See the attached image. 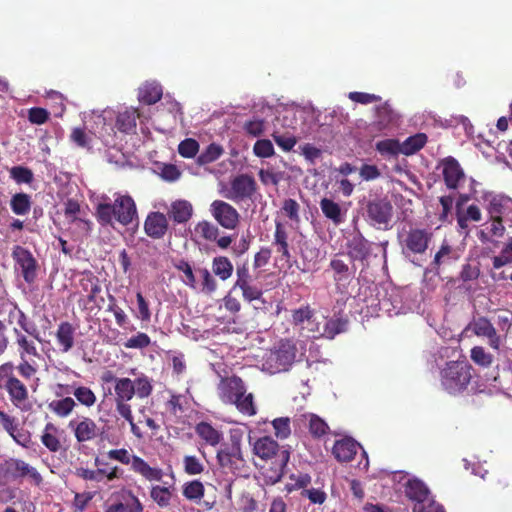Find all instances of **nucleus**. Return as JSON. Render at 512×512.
<instances>
[{
	"mask_svg": "<svg viewBox=\"0 0 512 512\" xmlns=\"http://www.w3.org/2000/svg\"><path fill=\"white\" fill-rule=\"evenodd\" d=\"M15 335L20 360L17 365L12 361L0 365V390L6 392L15 408L28 412L32 405L29 403V390L25 381H30L36 376L38 365L32 357L40 358L41 355L32 340L17 329Z\"/></svg>",
	"mask_w": 512,
	"mask_h": 512,
	"instance_id": "nucleus-1",
	"label": "nucleus"
},
{
	"mask_svg": "<svg viewBox=\"0 0 512 512\" xmlns=\"http://www.w3.org/2000/svg\"><path fill=\"white\" fill-rule=\"evenodd\" d=\"M95 216L102 226L114 227V222L128 226L138 219L136 203L130 195H117L113 203L100 202Z\"/></svg>",
	"mask_w": 512,
	"mask_h": 512,
	"instance_id": "nucleus-2",
	"label": "nucleus"
},
{
	"mask_svg": "<svg viewBox=\"0 0 512 512\" xmlns=\"http://www.w3.org/2000/svg\"><path fill=\"white\" fill-rule=\"evenodd\" d=\"M253 453L260 459L271 461V468L267 477L272 483L281 480L290 459V452L285 447H280L277 441L270 436L258 438L253 444Z\"/></svg>",
	"mask_w": 512,
	"mask_h": 512,
	"instance_id": "nucleus-3",
	"label": "nucleus"
},
{
	"mask_svg": "<svg viewBox=\"0 0 512 512\" xmlns=\"http://www.w3.org/2000/svg\"><path fill=\"white\" fill-rule=\"evenodd\" d=\"M473 367L466 361H449L440 371L443 389L456 395L464 391L472 379Z\"/></svg>",
	"mask_w": 512,
	"mask_h": 512,
	"instance_id": "nucleus-4",
	"label": "nucleus"
},
{
	"mask_svg": "<svg viewBox=\"0 0 512 512\" xmlns=\"http://www.w3.org/2000/svg\"><path fill=\"white\" fill-rule=\"evenodd\" d=\"M110 460L120 462L124 465H131V470L148 481H161L163 472L160 468L151 467L143 458L132 454L125 448L111 449L107 452Z\"/></svg>",
	"mask_w": 512,
	"mask_h": 512,
	"instance_id": "nucleus-5",
	"label": "nucleus"
},
{
	"mask_svg": "<svg viewBox=\"0 0 512 512\" xmlns=\"http://www.w3.org/2000/svg\"><path fill=\"white\" fill-rule=\"evenodd\" d=\"M25 477H28L35 486H40L43 482L38 470L22 459L10 457L0 461V480L10 484L11 481Z\"/></svg>",
	"mask_w": 512,
	"mask_h": 512,
	"instance_id": "nucleus-6",
	"label": "nucleus"
},
{
	"mask_svg": "<svg viewBox=\"0 0 512 512\" xmlns=\"http://www.w3.org/2000/svg\"><path fill=\"white\" fill-rule=\"evenodd\" d=\"M67 428L73 434L76 443L79 445V450H82L87 443L93 442L102 434L96 421L85 415H77L70 419Z\"/></svg>",
	"mask_w": 512,
	"mask_h": 512,
	"instance_id": "nucleus-7",
	"label": "nucleus"
},
{
	"mask_svg": "<svg viewBox=\"0 0 512 512\" xmlns=\"http://www.w3.org/2000/svg\"><path fill=\"white\" fill-rule=\"evenodd\" d=\"M241 442V434H231L230 443L217 451L216 458L222 468L235 473L244 467L245 459L243 457Z\"/></svg>",
	"mask_w": 512,
	"mask_h": 512,
	"instance_id": "nucleus-8",
	"label": "nucleus"
},
{
	"mask_svg": "<svg viewBox=\"0 0 512 512\" xmlns=\"http://www.w3.org/2000/svg\"><path fill=\"white\" fill-rule=\"evenodd\" d=\"M296 345L290 340H282L275 350L269 352L265 365L271 373L287 371L296 358Z\"/></svg>",
	"mask_w": 512,
	"mask_h": 512,
	"instance_id": "nucleus-9",
	"label": "nucleus"
},
{
	"mask_svg": "<svg viewBox=\"0 0 512 512\" xmlns=\"http://www.w3.org/2000/svg\"><path fill=\"white\" fill-rule=\"evenodd\" d=\"M433 238V233L426 228L411 227L405 234H399L398 239L403 252L424 254Z\"/></svg>",
	"mask_w": 512,
	"mask_h": 512,
	"instance_id": "nucleus-10",
	"label": "nucleus"
},
{
	"mask_svg": "<svg viewBox=\"0 0 512 512\" xmlns=\"http://www.w3.org/2000/svg\"><path fill=\"white\" fill-rule=\"evenodd\" d=\"M367 218L379 229H387L393 216V206L386 197H377L365 205Z\"/></svg>",
	"mask_w": 512,
	"mask_h": 512,
	"instance_id": "nucleus-11",
	"label": "nucleus"
},
{
	"mask_svg": "<svg viewBox=\"0 0 512 512\" xmlns=\"http://www.w3.org/2000/svg\"><path fill=\"white\" fill-rule=\"evenodd\" d=\"M342 257L343 253L336 254L330 260L329 267L333 271V280L337 291L340 293H346L355 276L356 266L354 262L349 266Z\"/></svg>",
	"mask_w": 512,
	"mask_h": 512,
	"instance_id": "nucleus-12",
	"label": "nucleus"
},
{
	"mask_svg": "<svg viewBox=\"0 0 512 512\" xmlns=\"http://www.w3.org/2000/svg\"><path fill=\"white\" fill-rule=\"evenodd\" d=\"M12 257L21 269L26 283L32 284L37 278L38 262L33 254L26 248L16 245L12 250Z\"/></svg>",
	"mask_w": 512,
	"mask_h": 512,
	"instance_id": "nucleus-13",
	"label": "nucleus"
},
{
	"mask_svg": "<svg viewBox=\"0 0 512 512\" xmlns=\"http://www.w3.org/2000/svg\"><path fill=\"white\" fill-rule=\"evenodd\" d=\"M210 212L217 223L225 229L234 230L239 225L238 211L223 200L213 201L210 205Z\"/></svg>",
	"mask_w": 512,
	"mask_h": 512,
	"instance_id": "nucleus-14",
	"label": "nucleus"
},
{
	"mask_svg": "<svg viewBox=\"0 0 512 512\" xmlns=\"http://www.w3.org/2000/svg\"><path fill=\"white\" fill-rule=\"evenodd\" d=\"M246 391L244 381L237 375L222 377L217 385V395L224 404L236 400V396H244Z\"/></svg>",
	"mask_w": 512,
	"mask_h": 512,
	"instance_id": "nucleus-15",
	"label": "nucleus"
},
{
	"mask_svg": "<svg viewBox=\"0 0 512 512\" xmlns=\"http://www.w3.org/2000/svg\"><path fill=\"white\" fill-rule=\"evenodd\" d=\"M489 217L512 220V198L504 194H486L484 196Z\"/></svg>",
	"mask_w": 512,
	"mask_h": 512,
	"instance_id": "nucleus-16",
	"label": "nucleus"
},
{
	"mask_svg": "<svg viewBox=\"0 0 512 512\" xmlns=\"http://www.w3.org/2000/svg\"><path fill=\"white\" fill-rule=\"evenodd\" d=\"M256 191L254 178L247 174L236 176L230 183V190L227 198L235 202L250 199Z\"/></svg>",
	"mask_w": 512,
	"mask_h": 512,
	"instance_id": "nucleus-17",
	"label": "nucleus"
},
{
	"mask_svg": "<svg viewBox=\"0 0 512 512\" xmlns=\"http://www.w3.org/2000/svg\"><path fill=\"white\" fill-rule=\"evenodd\" d=\"M476 336L488 339L489 346L494 350H499L501 345L500 336L491 321L484 316L474 318L467 327Z\"/></svg>",
	"mask_w": 512,
	"mask_h": 512,
	"instance_id": "nucleus-18",
	"label": "nucleus"
},
{
	"mask_svg": "<svg viewBox=\"0 0 512 512\" xmlns=\"http://www.w3.org/2000/svg\"><path fill=\"white\" fill-rule=\"evenodd\" d=\"M442 176L448 189L456 190L465 180V173L459 162L452 156L441 160Z\"/></svg>",
	"mask_w": 512,
	"mask_h": 512,
	"instance_id": "nucleus-19",
	"label": "nucleus"
},
{
	"mask_svg": "<svg viewBox=\"0 0 512 512\" xmlns=\"http://www.w3.org/2000/svg\"><path fill=\"white\" fill-rule=\"evenodd\" d=\"M169 228L167 216L158 211L148 213L144 221V231L152 239H161Z\"/></svg>",
	"mask_w": 512,
	"mask_h": 512,
	"instance_id": "nucleus-20",
	"label": "nucleus"
},
{
	"mask_svg": "<svg viewBox=\"0 0 512 512\" xmlns=\"http://www.w3.org/2000/svg\"><path fill=\"white\" fill-rule=\"evenodd\" d=\"M347 255L351 263L367 261L371 254V243L361 234L357 233L346 243Z\"/></svg>",
	"mask_w": 512,
	"mask_h": 512,
	"instance_id": "nucleus-21",
	"label": "nucleus"
},
{
	"mask_svg": "<svg viewBox=\"0 0 512 512\" xmlns=\"http://www.w3.org/2000/svg\"><path fill=\"white\" fill-rule=\"evenodd\" d=\"M104 512H144V506L131 490H123L120 499L106 507Z\"/></svg>",
	"mask_w": 512,
	"mask_h": 512,
	"instance_id": "nucleus-22",
	"label": "nucleus"
},
{
	"mask_svg": "<svg viewBox=\"0 0 512 512\" xmlns=\"http://www.w3.org/2000/svg\"><path fill=\"white\" fill-rule=\"evenodd\" d=\"M360 444L351 437L336 440L332 447V455L339 462H350L360 448Z\"/></svg>",
	"mask_w": 512,
	"mask_h": 512,
	"instance_id": "nucleus-23",
	"label": "nucleus"
},
{
	"mask_svg": "<svg viewBox=\"0 0 512 512\" xmlns=\"http://www.w3.org/2000/svg\"><path fill=\"white\" fill-rule=\"evenodd\" d=\"M76 327L68 322L62 321L59 323L55 338L56 344L62 353L69 352L75 345Z\"/></svg>",
	"mask_w": 512,
	"mask_h": 512,
	"instance_id": "nucleus-24",
	"label": "nucleus"
},
{
	"mask_svg": "<svg viewBox=\"0 0 512 512\" xmlns=\"http://www.w3.org/2000/svg\"><path fill=\"white\" fill-rule=\"evenodd\" d=\"M398 116L388 102H385L375 109V120L372 125L377 130L389 129L396 124Z\"/></svg>",
	"mask_w": 512,
	"mask_h": 512,
	"instance_id": "nucleus-25",
	"label": "nucleus"
},
{
	"mask_svg": "<svg viewBox=\"0 0 512 512\" xmlns=\"http://www.w3.org/2000/svg\"><path fill=\"white\" fill-rule=\"evenodd\" d=\"M193 205L184 199L175 200L171 203L168 216L176 224L187 223L193 215Z\"/></svg>",
	"mask_w": 512,
	"mask_h": 512,
	"instance_id": "nucleus-26",
	"label": "nucleus"
},
{
	"mask_svg": "<svg viewBox=\"0 0 512 512\" xmlns=\"http://www.w3.org/2000/svg\"><path fill=\"white\" fill-rule=\"evenodd\" d=\"M405 496L415 503H421L428 500L430 491L428 487L419 479H409L404 486Z\"/></svg>",
	"mask_w": 512,
	"mask_h": 512,
	"instance_id": "nucleus-27",
	"label": "nucleus"
},
{
	"mask_svg": "<svg viewBox=\"0 0 512 512\" xmlns=\"http://www.w3.org/2000/svg\"><path fill=\"white\" fill-rule=\"evenodd\" d=\"M40 440L43 446L51 453H57L62 449V443L59 438V428L52 422L45 424Z\"/></svg>",
	"mask_w": 512,
	"mask_h": 512,
	"instance_id": "nucleus-28",
	"label": "nucleus"
},
{
	"mask_svg": "<svg viewBox=\"0 0 512 512\" xmlns=\"http://www.w3.org/2000/svg\"><path fill=\"white\" fill-rule=\"evenodd\" d=\"M195 432L207 445L213 447L223 440V434L206 421L196 424Z\"/></svg>",
	"mask_w": 512,
	"mask_h": 512,
	"instance_id": "nucleus-29",
	"label": "nucleus"
},
{
	"mask_svg": "<svg viewBox=\"0 0 512 512\" xmlns=\"http://www.w3.org/2000/svg\"><path fill=\"white\" fill-rule=\"evenodd\" d=\"M162 87L155 83H145L139 88L138 99L145 105H153L162 98Z\"/></svg>",
	"mask_w": 512,
	"mask_h": 512,
	"instance_id": "nucleus-30",
	"label": "nucleus"
},
{
	"mask_svg": "<svg viewBox=\"0 0 512 512\" xmlns=\"http://www.w3.org/2000/svg\"><path fill=\"white\" fill-rule=\"evenodd\" d=\"M77 406V402L72 397H64L52 400L48 404V409L58 418H67L72 414Z\"/></svg>",
	"mask_w": 512,
	"mask_h": 512,
	"instance_id": "nucleus-31",
	"label": "nucleus"
},
{
	"mask_svg": "<svg viewBox=\"0 0 512 512\" xmlns=\"http://www.w3.org/2000/svg\"><path fill=\"white\" fill-rule=\"evenodd\" d=\"M303 417L306 419L309 433L314 439H320L329 433V425L317 414L307 413Z\"/></svg>",
	"mask_w": 512,
	"mask_h": 512,
	"instance_id": "nucleus-32",
	"label": "nucleus"
},
{
	"mask_svg": "<svg viewBox=\"0 0 512 512\" xmlns=\"http://www.w3.org/2000/svg\"><path fill=\"white\" fill-rule=\"evenodd\" d=\"M505 220L503 218L490 217L489 222L485 224V230L480 232V239L482 241H489L493 238L502 237L505 233V226L503 225Z\"/></svg>",
	"mask_w": 512,
	"mask_h": 512,
	"instance_id": "nucleus-33",
	"label": "nucleus"
},
{
	"mask_svg": "<svg viewBox=\"0 0 512 512\" xmlns=\"http://www.w3.org/2000/svg\"><path fill=\"white\" fill-rule=\"evenodd\" d=\"M66 393H70V391L66 390ZM71 393L74 395L75 401L86 408H91L96 404V394L87 386H73Z\"/></svg>",
	"mask_w": 512,
	"mask_h": 512,
	"instance_id": "nucleus-34",
	"label": "nucleus"
},
{
	"mask_svg": "<svg viewBox=\"0 0 512 512\" xmlns=\"http://www.w3.org/2000/svg\"><path fill=\"white\" fill-rule=\"evenodd\" d=\"M212 271L220 280L226 281L233 274V264L226 256H217L212 260Z\"/></svg>",
	"mask_w": 512,
	"mask_h": 512,
	"instance_id": "nucleus-35",
	"label": "nucleus"
},
{
	"mask_svg": "<svg viewBox=\"0 0 512 512\" xmlns=\"http://www.w3.org/2000/svg\"><path fill=\"white\" fill-rule=\"evenodd\" d=\"M135 389H133V382L130 378L123 377L117 380L114 385V402L119 401H130L135 395Z\"/></svg>",
	"mask_w": 512,
	"mask_h": 512,
	"instance_id": "nucleus-36",
	"label": "nucleus"
},
{
	"mask_svg": "<svg viewBox=\"0 0 512 512\" xmlns=\"http://www.w3.org/2000/svg\"><path fill=\"white\" fill-rule=\"evenodd\" d=\"M236 400L229 402L227 405H234L236 409L246 416H254L257 413V408L254 403V396L252 393H246L244 396H236Z\"/></svg>",
	"mask_w": 512,
	"mask_h": 512,
	"instance_id": "nucleus-37",
	"label": "nucleus"
},
{
	"mask_svg": "<svg viewBox=\"0 0 512 512\" xmlns=\"http://www.w3.org/2000/svg\"><path fill=\"white\" fill-rule=\"evenodd\" d=\"M224 154V149L220 144L211 143L197 157L196 163L200 166L215 162Z\"/></svg>",
	"mask_w": 512,
	"mask_h": 512,
	"instance_id": "nucleus-38",
	"label": "nucleus"
},
{
	"mask_svg": "<svg viewBox=\"0 0 512 512\" xmlns=\"http://www.w3.org/2000/svg\"><path fill=\"white\" fill-rule=\"evenodd\" d=\"M320 208L324 216L333 221L334 224L338 225L343 221L341 214V207L338 203L331 199L323 198L320 201Z\"/></svg>",
	"mask_w": 512,
	"mask_h": 512,
	"instance_id": "nucleus-39",
	"label": "nucleus"
},
{
	"mask_svg": "<svg viewBox=\"0 0 512 512\" xmlns=\"http://www.w3.org/2000/svg\"><path fill=\"white\" fill-rule=\"evenodd\" d=\"M427 142V136L424 133H418L408 137L401 146V153L412 155L421 150Z\"/></svg>",
	"mask_w": 512,
	"mask_h": 512,
	"instance_id": "nucleus-40",
	"label": "nucleus"
},
{
	"mask_svg": "<svg viewBox=\"0 0 512 512\" xmlns=\"http://www.w3.org/2000/svg\"><path fill=\"white\" fill-rule=\"evenodd\" d=\"M10 207L16 215H26L31 209V197L26 193H16L10 200Z\"/></svg>",
	"mask_w": 512,
	"mask_h": 512,
	"instance_id": "nucleus-41",
	"label": "nucleus"
},
{
	"mask_svg": "<svg viewBox=\"0 0 512 512\" xmlns=\"http://www.w3.org/2000/svg\"><path fill=\"white\" fill-rule=\"evenodd\" d=\"M12 428L5 430L9 436L22 447L28 448L31 442L30 433L24 429H19L17 418L13 417Z\"/></svg>",
	"mask_w": 512,
	"mask_h": 512,
	"instance_id": "nucleus-42",
	"label": "nucleus"
},
{
	"mask_svg": "<svg viewBox=\"0 0 512 512\" xmlns=\"http://www.w3.org/2000/svg\"><path fill=\"white\" fill-rule=\"evenodd\" d=\"M195 232L204 240L215 241L220 234L219 228L213 223L203 220L196 224Z\"/></svg>",
	"mask_w": 512,
	"mask_h": 512,
	"instance_id": "nucleus-43",
	"label": "nucleus"
},
{
	"mask_svg": "<svg viewBox=\"0 0 512 512\" xmlns=\"http://www.w3.org/2000/svg\"><path fill=\"white\" fill-rule=\"evenodd\" d=\"M116 127L119 131L128 133L136 127L135 111L125 110L120 112L116 118Z\"/></svg>",
	"mask_w": 512,
	"mask_h": 512,
	"instance_id": "nucleus-44",
	"label": "nucleus"
},
{
	"mask_svg": "<svg viewBox=\"0 0 512 512\" xmlns=\"http://www.w3.org/2000/svg\"><path fill=\"white\" fill-rule=\"evenodd\" d=\"M150 497L160 508H166L170 505L172 493L169 488L156 485L151 488Z\"/></svg>",
	"mask_w": 512,
	"mask_h": 512,
	"instance_id": "nucleus-45",
	"label": "nucleus"
},
{
	"mask_svg": "<svg viewBox=\"0 0 512 512\" xmlns=\"http://www.w3.org/2000/svg\"><path fill=\"white\" fill-rule=\"evenodd\" d=\"M133 389H135V395L140 398H148L153 391V385L151 379L146 375H141L140 377L132 380Z\"/></svg>",
	"mask_w": 512,
	"mask_h": 512,
	"instance_id": "nucleus-46",
	"label": "nucleus"
},
{
	"mask_svg": "<svg viewBox=\"0 0 512 512\" xmlns=\"http://www.w3.org/2000/svg\"><path fill=\"white\" fill-rule=\"evenodd\" d=\"M196 273L201 278V291L203 293L211 295L217 290V281L207 268H197Z\"/></svg>",
	"mask_w": 512,
	"mask_h": 512,
	"instance_id": "nucleus-47",
	"label": "nucleus"
},
{
	"mask_svg": "<svg viewBox=\"0 0 512 512\" xmlns=\"http://www.w3.org/2000/svg\"><path fill=\"white\" fill-rule=\"evenodd\" d=\"M470 358L476 365L484 368L490 367L494 359L482 346H474L470 351Z\"/></svg>",
	"mask_w": 512,
	"mask_h": 512,
	"instance_id": "nucleus-48",
	"label": "nucleus"
},
{
	"mask_svg": "<svg viewBox=\"0 0 512 512\" xmlns=\"http://www.w3.org/2000/svg\"><path fill=\"white\" fill-rule=\"evenodd\" d=\"M348 321L343 318H333L326 322L324 333L325 335L333 339L337 334H340L346 330Z\"/></svg>",
	"mask_w": 512,
	"mask_h": 512,
	"instance_id": "nucleus-49",
	"label": "nucleus"
},
{
	"mask_svg": "<svg viewBox=\"0 0 512 512\" xmlns=\"http://www.w3.org/2000/svg\"><path fill=\"white\" fill-rule=\"evenodd\" d=\"M109 300L110 304L108 305L107 311L113 313L116 324L120 328H126L129 323L128 316L124 310L116 304V299L113 295H109Z\"/></svg>",
	"mask_w": 512,
	"mask_h": 512,
	"instance_id": "nucleus-50",
	"label": "nucleus"
},
{
	"mask_svg": "<svg viewBox=\"0 0 512 512\" xmlns=\"http://www.w3.org/2000/svg\"><path fill=\"white\" fill-rule=\"evenodd\" d=\"M183 495L189 500L201 499L204 495V486L198 480L188 482L183 487Z\"/></svg>",
	"mask_w": 512,
	"mask_h": 512,
	"instance_id": "nucleus-51",
	"label": "nucleus"
},
{
	"mask_svg": "<svg viewBox=\"0 0 512 512\" xmlns=\"http://www.w3.org/2000/svg\"><path fill=\"white\" fill-rule=\"evenodd\" d=\"M376 150L381 155H397L401 152V146L398 140L395 139H385L376 143Z\"/></svg>",
	"mask_w": 512,
	"mask_h": 512,
	"instance_id": "nucleus-52",
	"label": "nucleus"
},
{
	"mask_svg": "<svg viewBox=\"0 0 512 512\" xmlns=\"http://www.w3.org/2000/svg\"><path fill=\"white\" fill-rule=\"evenodd\" d=\"M199 151V143L193 138H186L178 145V153L184 158H193Z\"/></svg>",
	"mask_w": 512,
	"mask_h": 512,
	"instance_id": "nucleus-53",
	"label": "nucleus"
},
{
	"mask_svg": "<svg viewBox=\"0 0 512 512\" xmlns=\"http://www.w3.org/2000/svg\"><path fill=\"white\" fill-rule=\"evenodd\" d=\"M272 137L275 143L285 152L291 151L297 143V138L289 133L281 134L274 132Z\"/></svg>",
	"mask_w": 512,
	"mask_h": 512,
	"instance_id": "nucleus-54",
	"label": "nucleus"
},
{
	"mask_svg": "<svg viewBox=\"0 0 512 512\" xmlns=\"http://www.w3.org/2000/svg\"><path fill=\"white\" fill-rule=\"evenodd\" d=\"M10 176L13 178L18 184H30L33 181V172L23 166H14L10 169Z\"/></svg>",
	"mask_w": 512,
	"mask_h": 512,
	"instance_id": "nucleus-55",
	"label": "nucleus"
},
{
	"mask_svg": "<svg viewBox=\"0 0 512 512\" xmlns=\"http://www.w3.org/2000/svg\"><path fill=\"white\" fill-rule=\"evenodd\" d=\"M253 152L260 158H269L275 153L273 144L268 139L257 140L253 146Z\"/></svg>",
	"mask_w": 512,
	"mask_h": 512,
	"instance_id": "nucleus-56",
	"label": "nucleus"
},
{
	"mask_svg": "<svg viewBox=\"0 0 512 512\" xmlns=\"http://www.w3.org/2000/svg\"><path fill=\"white\" fill-rule=\"evenodd\" d=\"M281 211L290 220H292L294 222L300 221V216H299L300 205L296 200L291 199V198L285 199L283 202Z\"/></svg>",
	"mask_w": 512,
	"mask_h": 512,
	"instance_id": "nucleus-57",
	"label": "nucleus"
},
{
	"mask_svg": "<svg viewBox=\"0 0 512 512\" xmlns=\"http://www.w3.org/2000/svg\"><path fill=\"white\" fill-rule=\"evenodd\" d=\"M457 258L458 254L456 251L453 250L449 244L443 243L438 252L435 254L433 262L435 265L440 266L446 260H456Z\"/></svg>",
	"mask_w": 512,
	"mask_h": 512,
	"instance_id": "nucleus-58",
	"label": "nucleus"
},
{
	"mask_svg": "<svg viewBox=\"0 0 512 512\" xmlns=\"http://www.w3.org/2000/svg\"><path fill=\"white\" fill-rule=\"evenodd\" d=\"M272 425L278 438L286 439L291 434L290 419L288 417L276 418L272 421Z\"/></svg>",
	"mask_w": 512,
	"mask_h": 512,
	"instance_id": "nucleus-59",
	"label": "nucleus"
},
{
	"mask_svg": "<svg viewBox=\"0 0 512 512\" xmlns=\"http://www.w3.org/2000/svg\"><path fill=\"white\" fill-rule=\"evenodd\" d=\"M314 317V310L309 305L302 306L292 312L293 324L298 326L309 322Z\"/></svg>",
	"mask_w": 512,
	"mask_h": 512,
	"instance_id": "nucleus-60",
	"label": "nucleus"
},
{
	"mask_svg": "<svg viewBox=\"0 0 512 512\" xmlns=\"http://www.w3.org/2000/svg\"><path fill=\"white\" fill-rule=\"evenodd\" d=\"M150 337L143 332H138L136 335L129 338L125 343V348L128 349H143L150 345Z\"/></svg>",
	"mask_w": 512,
	"mask_h": 512,
	"instance_id": "nucleus-61",
	"label": "nucleus"
},
{
	"mask_svg": "<svg viewBox=\"0 0 512 512\" xmlns=\"http://www.w3.org/2000/svg\"><path fill=\"white\" fill-rule=\"evenodd\" d=\"M175 268L178 271H181L184 273V275H185L184 283L187 286H189L190 288L195 289L196 288V278H195V274L193 272L191 265L185 260H180L177 264H175Z\"/></svg>",
	"mask_w": 512,
	"mask_h": 512,
	"instance_id": "nucleus-62",
	"label": "nucleus"
},
{
	"mask_svg": "<svg viewBox=\"0 0 512 512\" xmlns=\"http://www.w3.org/2000/svg\"><path fill=\"white\" fill-rule=\"evenodd\" d=\"M265 129V122L262 119L254 118L244 124L245 132L253 137H258L263 134Z\"/></svg>",
	"mask_w": 512,
	"mask_h": 512,
	"instance_id": "nucleus-63",
	"label": "nucleus"
},
{
	"mask_svg": "<svg viewBox=\"0 0 512 512\" xmlns=\"http://www.w3.org/2000/svg\"><path fill=\"white\" fill-rule=\"evenodd\" d=\"M413 512H445L443 507L436 503L431 497L421 503H415Z\"/></svg>",
	"mask_w": 512,
	"mask_h": 512,
	"instance_id": "nucleus-64",
	"label": "nucleus"
}]
</instances>
